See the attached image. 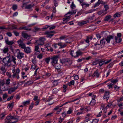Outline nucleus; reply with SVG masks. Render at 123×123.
<instances>
[{"label":"nucleus","instance_id":"f257e3e1","mask_svg":"<svg viewBox=\"0 0 123 123\" xmlns=\"http://www.w3.org/2000/svg\"><path fill=\"white\" fill-rule=\"evenodd\" d=\"M16 60L14 56L9 54L8 55L5 57L3 59L2 61L5 66L9 67L11 66L12 61L15 64H16V62L15 61Z\"/></svg>","mask_w":123,"mask_h":123},{"label":"nucleus","instance_id":"f03ea898","mask_svg":"<svg viewBox=\"0 0 123 123\" xmlns=\"http://www.w3.org/2000/svg\"><path fill=\"white\" fill-rule=\"evenodd\" d=\"M18 121V118L13 116L7 117L5 120L6 123H15Z\"/></svg>","mask_w":123,"mask_h":123},{"label":"nucleus","instance_id":"7ed1b4c3","mask_svg":"<svg viewBox=\"0 0 123 123\" xmlns=\"http://www.w3.org/2000/svg\"><path fill=\"white\" fill-rule=\"evenodd\" d=\"M10 87L9 85H5L3 81H0V90L5 91L8 90Z\"/></svg>","mask_w":123,"mask_h":123},{"label":"nucleus","instance_id":"20e7f679","mask_svg":"<svg viewBox=\"0 0 123 123\" xmlns=\"http://www.w3.org/2000/svg\"><path fill=\"white\" fill-rule=\"evenodd\" d=\"M70 54L74 58H77L81 55L82 53L81 52L79 51L75 52L74 50H71L70 51Z\"/></svg>","mask_w":123,"mask_h":123},{"label":"nucleus","instance_id":"39448f33","mask_svg":"<svg viewBox=\"0 0 123 123\" xmlns=\"http://www.w3.org/2000/svg\"><path fill=\"white\" fill-rule=\"evenodd\" d=\"M51 63L53 66H54L55 64H57V57L55 56L52 57L51 58Z\"/></svg>","mask_w":123,"mask_h":123},{"label":"nucleus","instance_id":"423d86ee","mask_svg":"<svg viewBox=\"0 0 123 123\" xmlns=\"http://www.w3.org/2000/svg\"><path fill=\"white\" fill-rule=\"evenodd\" d=\"M17 42L18 44V46L22 49H24L26 47V45L25 43L23 42V41L20 39L18 40Z\"/></svg>","mask_w":123,"mask_h":123},{"label":"nucleus","instance_id":"0eeeda50","mask_svg":"<svg viewBox=\"0 0 123 123\" xmlns=\"http://www.w3.org/2000/svg\"><path fill=\"white\" fill-rule=\"evenodd\" d=\"M19 51L17 53V57L19 59H20L24 57V54L20 52V50H18Z\"/></svg>","mask_w":123,"mask_h":123},{"label":"nucleus","instance_id":"6e6552de","mask_svg":"<svg viewBox=\"0 0 123 123\" xmlns=\"http://www.w3.org/2000/svg\"><path fill=\"white\" fill-rule=\"evenodd\" d=\"M114 37L111 35H109L107 36L106 39V41L107 42V43H110V41L112 40L113 39Z\"/></svg>","mask_w":123,"mask_h":123},{"label":"nucleus","instance_id":"1a4fd4ad","mask_svg":"<svg viewBox=\"0 0 123 123\" xmlns=\"http://www.w3.org/2000/svg\"><path fill=\"white\" fill-rule=\"evenodd\" d=\"M5 41L6 43L9 45H11L14 43V42L13 41H9L7 37H5Z\"/></svg>","mask_w":123,"mask_h":123},{"label":"nucleus","instance_id":"9d476101","mask_svg":"<svg viewBox=\"0 0 123 123\" xmlns=\"http://www.w3.org/2000/svg\"><path fill=\"white\" fill-rule=\"evenodd\" d=\"M100 75V74L99 73L98 71V69H97L95 71L92 76L93 77H95L96 78H98L99 77Z\"/></svg>","mask_w":123,"mask_h":123},{"label":"nucleus","instance_id":"9b49d317","mask_svg":"<svg viewBox=\"0 0 123 123\" xmlns=\"http://www.w3.org/2000/svg\"><path fill=\"white\" fill-rule=\"evenodd\" d=\"M109 91H105V95L104 96L103 98L105 99H106V100L108 99L109 97Z\"/></svg>","mask_w":123,"mask_h":123},{"label":"nucleus","instance_id":"f8f14e48","mask_svg":"<svg viewBox=\"0 0 123 123\" xmlns=\"http://www.w3.org/2000/svg\"><path fill=\"white\" fill-rule=\"evenodd\" d=\"M66 18H64L63 19L62 23L65 24L67 23L69 20L70 17L69 16H66Z\"/></svg>","mask_w":123,"mask_h":123},{"label":"nucleus","instance_id":"ddd939ff","mask_svg":"<svg viewBox=\"0 0 123 123\" xmlns=\"http://www.w3.org/2000/svg\"><path fill=\"white\" fill-rule=\"evenodd\" d=\"M92 36H87V37L86 39L85 40V41L87 43V45H89V39L92 40Z\"/></svg>","mask_w":123,"mask_h":123},{"label":"nucleus","instance_id":"4468645a","mask_svg":"<svg viewBox=\"0 0 123 123\" xmlns=\"http://www.w3.org/2000/svg\"><path fill=\"white\" fill-rule=\"evenodd\" d=\"M34 5V4L31 3V4L26 5L25 6V8L26 9H31L33 7Z\"/></svg>","mask_w":123,"mask_h":123},{"label":"nucleus","instance_id":"2eb2a0df","mask_svg":"<svg viewBox=\"0 0 123 123\" xmlns=\"http://www.w3.org/2000/svg\"><path fill=\"white\" fill-rule=\"evenodd\" d=\"M24 51L26 53H30L31 52V49L30 48L27 47H25L24 49Z\"/></svg>","mask_w":123,"mask_h":123},{"label":"nucleus","instance_id":"dca6fc26","mask_svg":"<svg viewBox=\"0 0 123 123\" xmlns=\"http://www.w3.org/2000/svg\"><path fill=\"white\" fill-rule=\"evenodd\" d=\"M21 35L23 37L25 38H26L28 37L27 33L24 31H23L22 32Z\"/></svg>","mask_w":123,"mask_h":123},{"label":"nucleus","instance_id":"f3484780","mask_svg":"<svg viewBox=\"0 0 123 123\" xmlns=\"http://www.w3.org/2000/svg\"><path fill=\"white\" fill-rule=\"evenodd\" d=\"M72 63V62L69 59H66L65 63L67 65H70Z\"/></svg>","mask_w":123,"mask_h":123},{"label":"nucleus","instance_id":"a211bd4d","mask_svg":"<svg viewBox=\"0 0 123 123\" xmlns=\"http://www.w3.org/2000/svg\"><path fill=\"white\" fill-rule=\"evenodd\" d=\"M99 65L101 66L103 65L104 63V59H102L98 61Z\"/></svg>","mask_w":123,"mask_h":123},{"label":"nucleus","instance_id":"6ab92c4d","mask_svg":"<svg viewBox=\"0 0 123 123\" xmlns=\"http://www.w3.org/2000/svg\"><path fill=\"white\" fill-rule=\"evenodd\" d=\"M81 5L83 8H86L89 6V4L88 3H86L85 2H83L81 4Z\"/></svg>","mask_w":123,"mask_h":123},{"label":"nucleus","instance_id":"aec40b11","mask_svg":"<svg viewBox=\"0 0 123 123\" xmlns=\"http://www.w3.org/2000/svg\"><path fill=\"white\" fill-rule=\"evenodd\" d=\"M1 81H3L4 82H5V85H9L10 82V79L9 78L6 80V81L3 80H2Z\"/></svg>","mask_w":123,"mask_h":123},{"label":"nucleus","instance_id":"412c9836","mask_svg":"<svg viewBox=\"0 0 123 123\" xmlns=\"http://www.w3.org/2000/svg\"><path fill=\"white\" fill-rule=\"evenodd\" d=\"M115 40L116 42L117 43H120L121 41V39L119 37H115Z\"/></svg>","mask_w":123,"mask_h":123},{"label":"nucleus","instance_id":"4be33fe9","mask_svg":"<svg viewBox=\"0 0 123 123\" xmlns=\"http://www.w3.org/2000/svg\"><path fill=\"white\" fill-rule=\"evenodd\" d=\"M118 58H121L123 57V50L119 52L118 54Z\"/></svg>","mask_w":123,"mask_h":123},{"label":"nucleus","instance_id":"5701e85b","mask_svg":"<svg viewBox=\"0 0 123 123\" xmlns=\"http://www.w3.org/2000/svg\"><path fill=\"white\" fill-rule=\"evenodd\" d=\"M53 86H55L58 84V82L57 80H54L52 81Z\"/></svg>","mask_w":123,"mask_h":123},{"label":"nucleus","instance_id":"b1692460","mask_svg":"<svg viewBox=\"0 0 123 123\" xmlns=\"http://www.w3.org/2000/svg\"><path fill=\"white\" fill-rule=\"evenodd\" d=\"M92 100L91 101L90 104L91 105H94L96 103V101L94 98L92 99Z\"/></svg>","mask_w":123,"mask_h":123},{"label":"nucleus","instance_id":"393cba45","mask_svg":"<svg viewBox=\"0 0 123 123\" xmlns=\"http://www.w3.org/2000/svg\"><path fill=\"white\" fill-rule=\"evenodd\" d=\"M12 77L13 78L17 77L18 79H19V78L18 74L15 73L13 74Z\"/></svg>","mask_w":123,"mask_h":123},{"label":"nucleus","instance_id":"a878e982","mask_svg":"<svg viewBox=\"0 0 123 123\" xmlns=\"http://www.w3.org/2000/svg\"><path fill=\"white\" fill-rule=\"evenodd\" d=\"M88 22V21H85L79 23H78V24L79 25L81 26L84 25L85 24H86Z\"/></svg>","mask_w":123,"mask_h":123},{"label":"nucleus","instance_id":"bb28decb","mask_svg":"<svg viewBox=\"0 0 123 123\" xmlns=\"http://www.w3.org/2000/svg\"><path fill=\"white\" fill-rule=\"evenodd\" d=\"M111 16L109 15L106 16L104 19V20L106 21L109 20L111 18Z\"/></svg>","mask_w":123,"mask_h":123},{"label":"nucleus","instance_id":"cd10ccee","mask_svg":"<svg viewBox=\"0 0 123 123\" xmlns=\"http://www.w3.org/2000/svg\"><path fill=\"white\" fill-rule=\"evenodd\" d=\"M50 59H51V58L50 57H47L45 58V61L47 64H48Z\"/></svg>","mask_w":123,"mask_h":123},{"label":"nucleus","instance_id":"c85d7f7f","mask_svg":"<svg viewBox=\"0 0 123 123\" xmlns=\"http://www.w3.org/2000/svg\"><path fill=\"white\" fill-rule=\"evenodd\" d=\"M39 40L41 41L42 44H43L44 41L45 40V39L44 37H40Z\"/></svg>","mask_w":123,"mask_h":123},{"label":"nucleus","instance_id":"c756f323","mask_svg":"<svg viewBox=\"0 0 123 123\" xmlns=\"http://www.w3.org/2000/svg\"><path fill=\"white\" fill-rule=\"evenodd\" d=\"M106 40L105 39H102L100 41V43L102 45L105 44Z\"/></svg>","mask_w":123,"mask_h":123},{"label":"nucleus","instance_id":"7c9ffc66","mask_svg":"<svg viewBox=\"0 0 123 123\" xmlns=\"http://www.w3.org/2000/svg\"><path fill=\"white\" fill-rule=\"evenodd\" d=\"M18 88V86H17L16 87H13L10 88V89L13 92H14Z\"/></svg>","mask_w":123,"mask_h":123},{"label":"nucleus","instance_id":"2f4dec72","mask_svg":"<svg viewBox=\"0 0 123 123\" xmlns=\"http://www.w3.org/2000/svg\"><path fill=\"white\" fill-rule=\"evenodd\" d=\"M35 43H37L38 45H43V44H42L41 41L39 40H36Z\"/></svg>","mask_w":123,"mask_h":123},{"label":"nucleus","instance_id":"473e14b6","mask_svg":"<svg viewBox=\"0 0 123 123\" xmlns=\"http://www.w3.org/2000/svg\"><path fill=\"white\" fill-rule=\"evenodd\" d=\"M13 106V103H12L11 104H9L7 107V108H12Z\"/></svg>","mask_w":123,"mask_h":123},{"label":"nucleus","instance_id":"72a5a7b5","mask_svg":"<svg viewBox=\"0 0 123 123\" xmlns=\"http://www.w3.org/2000/svg\"><path fill=\"white\" fill-rule=\"evenodd\" d=\"M8 47L4 48L3 50V52L4 53H6L8 52Z\"/></svg>","mask_w":123,"mask_h":123},{"label":"nucleus","instance_id":"f704fd0d","mask_svg":"<svg viewBox=\"0 0 123 123\" xmlns=\"http://www.w3.org/2000/svg\"><path fill=\"white\" fill-rule=\"evenodd\" d=\"M30 102V100L26 101L23 102V104L24 105H27L29 104Z\"/></svg>","mask_w":123,"mask_h":123},{"label":"nucleus","instance_id":"c9c22d12","mask_svg":"<svg viewBox=\"0 0 123 123\" xmlns=\"http://www.w3.org/2000/svg\"><path fill=\"white\" fill-rule=\"evenodd\" d=\"M74 80H72L68 83V85L69 86H70L71 85H74Z\"/></svg>","mask_w":123,"mask_h":123},{"label":"nucleus","instance_id":"e433bc0d","mask_svg":"<svg viewBox=\"0 0 123 123\" xmlns=\"http://www.w3.org/2000/svg\"><path fill=\"white\" fill-rule=\"evenodd\" d=\"M32 83V81H28L25 82V86H28Z\"/></svg>","mask_w":123,"mask_h":123},{"label":"nucleus","instance_id":"4c0bfd02","mask_svg":"<svg viewBox=\"0 0 123 123\" xmlns=\"http://www.w3.org/2000/svg\"><path fill=\"white\" fill-rule=\"evenodd\" d=\"M89 96H91L92 98V99L96 97V96L94 95L92 93H91L89 94Z\"/></svg>","mask_w":123,"mask_h":123},{"label":"nucleus","instance_id":"58836bf2","mask_svg":"<svg viewBox=\"0 0 123 123\" xmlns=\"http://www.w3.org/2000/svg\"><path fill=\"white\" fill-rule=\"evenodd\" d=\"M58 89L55 88L53 90L52 92L54 94H56L58 92Z\"/></svg>","mask_w":123,"mask_h":123},{"label":"nucleus","instance_id":"ea45409f","mask_svg":"<svg viewBox=\"0 0 123 123\" xmlns=\"http://www.w3.org/2000/svg\"><path fill=\"white\" fill-rule=\"evenodd\" d=\"M120 15L118 13H116L114 15V18L119 17H120Z\"/></svg>","mask_w":123,"mask_h":123},{"label":"nucleus","instance_id":"a19ab883","mask_svg":"<svg viewBox=\"0 0 123 123\" xmlns=\"http://www.w3.org/2000/svg\"><path fill=\"white\" fill-rule=\"evenodd\" d=\"M118 106L121 109L123 108V102L121 103L118 105Z\"/></svg>","mask_w":123,"mask_h":123},{"label":"nucleus","instance_id":"79ce46f5","mask_svg":"<svg viewBox=\"0 0 123 123\" xmlns=\"http://www.w3.org/2000/svg\"><path fill=\"white\" fill-rule=\"evenodd\" d=\"M67 37L66 35L62 36L59 38V39L60 40L64 39Z\"/></svg>","mask_w":123,"mask_h":123},{"label":"nucleus","instance_id":"37998d69","mask_svg":"<svg viewBox=\"0 0 123 123\" xmlns=\"http://www.w3.org/2000/svg\"><path fill=\"white\" fill-rule=\"evenodd\" d=\"M22 29L25 30H27L29 31H30L31 30V29H29L26 26H24L22 27Z\"/></svg>","mask_w":123,"mask_h":123},{"label":"nucleus","instance_id":"c03bdc74","mask_svg":"<svg viewBox=\"0 0 123 123\" xmlns=\"http://www.w3.org/2000/svg\"><path fill=\"white\" fill-rule=\"evenodd\" d=\"M12 8L14 10H15L17 9V6L16 5H13L12 6Z\"/></svg>","mask_w":123,"mask_h":123},{"label":"nucleus","instance_id":"a18cd8bd","mask_svg":"<svg viewBox=\"0 0 123 123\" xmlns=\"http://www.w3.org/2000/svg\"><path fill=\"white\" fill-rule=\"evenodd\" d=\"M85 59V58L83 57L81 58H80L77 60V61L79 62H81L82 61V60H84Z\"/></svg>","mask_w":123,"mask_h":123},{"label":"nucleus","instance_id":"49530a36","mask_svg":"<svg viewBox=\"0 0 123 123\" xmlns=\"http://www.w3.org/2000/svg\"><path fill=\"white\" fill-rule=\"evenodd\" d=\"M95 9H91L86 12V14L90 13L93 12L95 11Z\"/></svg>","mask_w":123,"mask_h":123},{"label":"nucleus","instance_id":"de8ad7c7","mask_svg":"<svg viewBox=\"0 0 123 123\" xmlns=\"http://www.w3.org/2000/svg\"><path fill=\"white\" fill-rule=\"evenodd\" d=\"M100 3H99V0H98V2L96 3L95 5L94 6V7H95L100 5Z\"/></svg>","mask_w":123,"mask_h":123},{"label":"nucleus","instance_id":"09e8293b","mask_svg":"<svg viewBox=\"0 0 123 123\" xmlns=\"http://www.w3.org/2000/svg\"><path fill=\"white\" fill-rule=\"evenodd\" d=\"M104 8H105V11H107L109 8L108 5H104Z\"/></svg>","mask_w":123,"mask_h":123},{"label":"nucleus","instance_id":"8fccbe9b","mask_svg":"<svg viewBox=\"0 0 123 123\" xmlns=\"http://www.w3.org/2000/svg\"><path fill=\"white\" fill-rule=\"evenodd\" d=\"M57 64H55V66H53L55 67V69H56L58 70H59L60 69V66H57Z\"/></svg>","mask_w":123,"mask_h":123},{"label":"nucleus","instance_id":"3c124183","mask_svg":"<svg viewBox=\"0 0 123 123\" xmlns=\"http://www.w3.org/2000/svg\"><path fill=\"white\" fill-rule=\"evenodd\" d=\"M52 98L51 97H49L47 100L46 102V103L47 104L48 103L50 102V101L52 100Z\"/></svg>","mask_w":123,"mask_h":123},{"label":"nucleus","instance_id":"603ef678","mask_svg":"<svg viewBox=\"0 0 123 123\" xmlns=\"http://www.w3.org/2000/svg\"><path fill=\"white\" fill-rule=\"evenodd\" d=\"M114 87L117 91H118L119 90V87L117 86L116 85H115Z\"/></svg>","mask_w":123,"mask_h":123},{"label":"nucleus","instance_id":"864d4df0","mask_svg":"<svg viewBox=\"0 0 123 123\" xmlns=\"http://www.w3.org/2000/svg\"><path fill=\"white\" fill-rule=\"evenodd\" d=\"M98 120L95 119L93 120L92 123H98Z\"/></svg>","mask_w":123,"mask_h":123},{"label":"nucleus","instance_id":"5fc2aeb1","mask_svg":"<svg viewBox=\"0 0 123 123\" xmlns=\"http://www.w3.org/2000/svg\"><path fill=\"white\" fill-rule=\"evenodd\" d=\"M71 7L72 9H74L75 7V6L74 3L73 2H72L71 5Z\"/></svg>","mask_w":123,"mask_h":123},{"label":"nucleus","instance_id":"6e6d98bb","mask_svg":"<svg viewBox=\"0 0 123 123\" xmlns=\"http://www.w3.org/2000/svg\"><path fill=\"white\" fill-rule=\"evenodd\" d=\"M13 32L16 36H19V33L18 32L14 31Z\"/></svg>","mask_w":123,"mask_h":123},{"label":"nucleus","instance_id":"4d7b16f0","mask_svg":"<svg viewBox=\"0 0 123 123\" xmlns=\"http://www.w3.org/2000/svg\"><path fill=\"white\" fill-rule=\"evenodd\" d=\"M104 11H99V12H98V14H99V15H101L103 13V14H106V13H104Z\"/></svg>","mask_w":123,"mask_h":123},{"label":"nucleus","instance_id":"13d9d810","mask_svg":"<svg viewBox=\"0 0 123 123\" xmlns=\"http://www.w3.org/2000/svg\"><path fill=\"white\" fill-rule=\"evenodd\" d=\"M64 120L63 118H61V117L59 118L58 119V123H61Z\"/></svg>","mask_w":123,"mask_h":123},{"label":"nucleus","instance_id":"bf43d9fd","mask_svg":"<svg viewBox=\"0 0 123 123\" xmlns=\"http://www.w3.org/2000/svg\"><path fill=\"white\" fill-rule=\"evenodd\" d=\"M111 81V82H113L115 84L118 81V80L117 79H114L112 80Z\"/></svg>","mask_w":123,"mask_h":123},{"label":"nucleus","instance_id":"052dcab7","mask_svg":"<svg viewBox=\"0 0 123 123\" xmlns=\"http://www.w3.org/2000/svg\"><path fill=\"white\" fill-rule=\"evenodd\" d=\"M45 34L46 35H47V36H48L49 35H51L52 34L51 33L50 31H46L45 32Z\"/></svg>","mask_w":123,"mask_h":123},{"label":"nucleus","instance_id":"680f3d73","mask_svg":"<svg viewBox=\"0 0 123 123\" xmlns=\"http://www.w3.org/2000/svg\"><path fill=\"white\" fill-rule=\"evenodd\" d=\"M45 34L46 35H47V36H48L49 35H51L52 34L51 33L50 31H46L45 32Z\"/></svg>","mask_w":123,"mask_h":123},{"label":"nucleus","instance_id":"e2e57ef3","mask_svg":"<svg viewBox=\"0 0 123 123\" xmlns=\"http://www.w3.org/2000/svg\"><path fill=\"white\" fill-rule=\"evenodd\" d=\"M98 63V61H93L92 63L93 65H96Z\"/></svg>","mask_w":123,"mask_h":123},{"label":"nucleus","instance_id":"0e129e2a","mask_svg":"<svg viewBox=\"0 0 123 123\" xmlns=\"http://www.w3.org/2000/svg\"><path fill=\"white\" fill-rule=\"evenodd\" d=\"M62 106L61 105L60 106H57L55 107L54 108V110H56L58 109L60 107Z\"/></svg>","mask_w":123,"mask_h":123},{"label":"nucleus","instance_id":"69168bd1","mask_svg":"<svg viewBox=\"0 0 123 123\" xmlns=\"http://www.w3.org/2000/svg\"><path fill=\"white\" fill-rule=\"evenodd\" d=\"M54 6L55 7H56L58 5V4L57 2L56 1V0H54Z\"/></svg>","mask_w":123,"mask_h":123},{"label":"nucleus","instance_id":"338daca9","mask_svg":"<svg viewBox=\"0 0 123 123\" xmlns=\"http://www.w3.org/2000/svg\"><path fill=\"white\" fill-rule=\"evenodd\" d=\"M6 34L9 37H11L12 36V34L10 32H7L6 33Z\"/></svg>","mask_w":123,"mask_h":123},{"label":"nucleus","instance_id":"774afa93","mask_svg":"<svg viewBox=\"0 0 123 123\" xmlns=\"http://www.w3.org/2000/svg\"><path fill=\"white\" fill-rule=\"evenodd\" d=\"M60 62L62 64L65 63L66 59H63L62 60H60Z\"/></svg>","mask_w":123,"mask_h":123}]
</instances>
